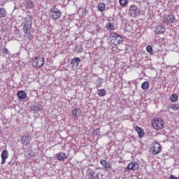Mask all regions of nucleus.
I'll use <instances>...</instances> for the list:
<instances>
[{
	"instance_id": "nucleus-28",
	"label": "nucleus",
	"mask_w": 179,
	"mask_h": 179,
	"mask_svg": "<svg viewBox=\"0 0 179 179\" xmlns=\"http://www.w3.org/2000/svg\"><path fill=\"white\" fill-rule=\"evenodd\" d=\"M146 50H147V52H148L149 54H150L151 55H153V54H155V53L153 52V48H152V45H148V46L146 47Z\"/></svg>"
},
{
	"instance_id": "nucleus-35",
	"label": "nucleus",
	"mask_w": 179,
	"mask_h": 179,
	"mask_svg": "<svg viewBox=\"0 0 179 179\" xmlns=\"http://www.w3.org/2000/svg\"><path fill=\"white\" fill-rule=\"evenodd\" d=\"M169 179H178V178L171 175L170 177H169Z\"/></svg>"
},
{
	"instance_id": "nucleus-5",
	"label": "nucleus",
	"mask_w": 179,
	"mask_h": 179,
	"mask_svg": "<svg viewBox=\"0 0 179 179\" xmlns=\"http://www.w3.org/2000/svg\"><path fill=\"white\" fill-rule=\"evenodd\" d=\"M129 13L131 17H136L141 15V10L137 6L132 5L130 6Z\"/></svg>"
},
{
	"instance_id": "nucleus-33",
	"label": "nucleus",
	"mask_w": 179,
	"mask_h": 179,
	"mask_svg": "<svg viewBox=\"0 0 179 179\" xmlns=\"http://www.w3.org/2000/svg\"><path fill=\"white\" fill-rule=\"evenodd\" d=\"M101 80H101L100 78H97L96 82V83H98V85H101Z\"/></svg>"
},
{
	"instance_id": "nucleus-9",
	"label": "nucleus",
	"mask_w": 179,
	"mask_h": 179,
	"mask_svg": "<svg viewBox=\"0 0 179 179\" xmlns=\"http://www.w3.org/2000/svg\"><path fill=\"white\" fill-rule=\"evenodd\" d=\"M176 22V17L173 15H164L163 22L165 24H170V23H174Z\"/></svg>"
},
{
	"instance_id": "nucleus-21",
	"label": "nucleus",
	"mask_w": 179,
	"mask_h": 179,
	"mask_svg": "<svg viewBox=\"0 0 179 179\" xmlns=\"http://www.w3.org/2000/svg\"><path fill=\"white\" fill-rule=\"evenodd\" d=\"M106 10V4L104 3H99L98 5V10L99 12H104Z\"/></svg>"
},
{
	"instance_id": "nucleus-8",
	"label": "nucleus",
	"mask_w": 179,
	"mask_h": 179,
	"mask_svg": "<svg viewBox=\"0 0 179 179\" xmlns=\"http://www.w3.org/2000/svg\"><path fill=\"white\" fill-rule=\"evenodd\" d=\"M152 155H159L162 152V145L160 143L155 142L154 145L151 148Z\"/></svg>"
},
{
	"instance_id": "nucleus-18",
	"label": "nucleus",
	"mask_w": 179,
	"mask_h": 179,
	"mask_svg": "<svg viewBox=\"0 0 179 179\" xmlns=\"http://www.w3.org/2000/svg\"><path fill=\"white\" fill-rule=\"evenodd\" d=\"M89 179H99V173H95L94 171L90 172L88 174Z\"/></svg>"
},
{
	"instance_id": "nucleus-14",
	"label": "nucleus",
	"mask_w": 179,
	"mask_h": 179,
	"mask_svg": "<svg viewBox=\"0 0 179 179\" xmlns=\"http://www.w3.org/2000/svg\"><path fill=\"white\" fill-rule=\"evenodd\" d=\"M134 129L137 132L138 138H143V136H145V131L142 130V128L138 126H136L134 127Z\"/></svg>"
},
{
	"instance_id": "nucleus-16",
	"label": "nucleus",
	"mask_w": 179,
	"mask_h": 179,
	"mask_svg": "<svg viewBox=\"0 0 179 179\" xmlns=\"http://www.w3.org/2000/svg\"><path fill=\"white\" fill-rule=\"evenodd\" d=\"M101 164L106 169V170H108V169H111V165L110 164V162H107L106 160L101 159L100 161Z\"/></svg>"
},
{
	"instance_id": "nucleus-3",
	"label": "nucleus",
	"mask_w": 179,
	"mask_h": 179,
	"mask_svg": "<svg viewBox=\"0 0 179 179\" xmlns=\"http://www.w3.org/2000/svg\"><path fill=\"white\" fill-rule=\"evenodd\" d=\"M61 11L56 7L51 8L49 10V16L53 20H57V19H59V17H61Z\"/></svg>"
},
{
	"instance_id": "nucleus-22",
	"label": "nucleus",
	"mask_w": 179,
	"mask_h": 179,
	"mask_svg": "<svg viewBox=\"0 0 179 179\" xmlns=\"http://www.w3.org/2000/svg\"><path fill=\"white\" fill-rule=\"evenodd\" d=\"M170 100L172 103H176L178 100V95L173 94L170 96Z\"/></svg>"
},
{
	"instance_id": "nucleus-37",
	"label": "nucleus",
	"mask_w": 179,
	"mask_h": 179,
	"mask_svg": "<svg viewBox=\"0 0 179 179\" xmlns=\"http://www.w3.org/2000/svg\"><path fill=\"white\" fill-rule=\"evenodd\" d=\"M1 132H2V131L0 129V134H1Z\"/></svg>"
},
{
	"instance_id": "nucleus-34",
	"label": "nucleus",
	"mask_w": 179,
	"mask_h": 179,
	"mask_svg": "<svg viewBox=\"0 0 179 179\" xmlns=\"http://www.w3.org/2000/svg\"><path fill=\"white\" fill-rule=\"evenodd\" d=\"M3 52H4L5 54H8V53L9 52V51L8 50V48H4L3 49Z\"/></svg>"
},
{
	"instance_id": "nucleus-17",
	"label": "nucleus",
	"mask_w": 179,
	"mask_h": 179,
	"mask_svg": "<svg viewBox=\"0 0 179 179\" xmlns=\"http://www.w3.org/2000/svg\"><path fill=\"white\" fill-rule=\"evenodd\" d=\"M31 110L33 111H41L43 110V106L41 104L32 105Z\"/></svg>"
},
{
	"instance_id": "nucleus-4",
	"label": "nucleus",
	"mask_w": 179,
	"mask_h": 179,
	"mask_svg": "<svg viewBox=\"0 0 179 179\" xmlns=\"http://www.w3.org/2000/svg\"><path fill=\"white\" fill-rule=\"evenodd\" d=\"M152 127L154 129H163L164 127V122L162 118H155L152 121Z\"/></svg>"
},
{
	"instance_id": "nucleus-23",
	"label": "nucleus",
	"mask_w": 179,
	"mask_h": 179,
	"mask_svg": "<svg viewBox=\"0 0 179 179\" xmlns=\"http://www.w3.org/2000/svg\"><path fill=\"white\" fill-rule=\"evenodd\" d=\"M75 51L76 52H78V54L83 52V47H82V45H76Z\"/></svg>"
},
{
	"instance_id": "nucleus-25",
	"label": "nucleus",
	"mask_w": 179,
	"mask_h": 179,
	"mask_svg": "<svg viewBox=\"0 0 179 179\" xmlns=\"http://www.w3.org/2000/svg\"><path fill=\"white\" fill-rule=\"evenodd\" d=\"M141 89H143V90H148V89H149V82H143L141 84Z\"/></svg>"
},
{
	"instance_id": "nucleus-6",
	"label": "nucleus",
	"mask_w": 179,
	"mask_h": 179,
	"mask_svg": "<svg viewBox=\"0 0 179 179\" xmlns=\"http://www.w3.org/2000/svg\"><path fill=\"white\" fill-rule=\"evenodd\" d=\"M44 65V58L41 57H36L32 62V66L34 68H41Z\"/></svg>"
},
{
	"instance_id": "nucleus-38",
	"label": "nucleus",
	"mask_w": 179,
	"mask_h": 179,
	"mask_svg": "<svg viewBox=\"0 0 179 179\" xmlns=\"http://www.w3.org/2000/svg\"><path fill=\"white\" fill-rule=\"evenodd\" d=\"M143 2H145V0H143Z\"/></svg>"
},
{
	"instance_id": "nucleus-10",
	"label": "nucleus",
	"mask_w": 179,
	"mask_h": 179,
	"mask_svg": "<svg viewBox=\"0 0 179 179\" xmlns=\"http://www.w3.org/2000/svg\"><path fill=\"white\" fill-rule=\"evenodd\" d=\"M30 141H31V136L30 134H27L22 136L20 142L23 146H27L30 145Z\"/></svg>"
},
{
	"instance_id": "nucleus-12",
	"label": "nucleus",
	"mask_w": 179,
	"mask_h": 179,
	"mask_svg": "<svg viewBox=\"0 0 179 179\" xmlns=\"http://www.w3.org/2000/svg\"><path fill=\"white\" fill-rule=\"evenodd\" d=\"M126 169L132 171L138 170L139 169V164L136 162H131L127 165Z\"/></svg>"
},
{
	"instance_id": "nucleus-13",
	"label": "nucleus",
	"mask_w": 179,
	"mask_h": 179,
	"mask_svg": "<svg viewBox=\"0 0 179 179\" xmlns=\"http://www.w3.org/2000/svg\"><path fill=\"white\" fill-rule=\"evenodd\" d=\"M1 164L6 163V159L9 157V152L6 150H3L1 155Z\"/></svg>"
},
{
	"instance_id": "nucleus-27",
	"label": "nucleus",
	"mask_w": 179,
	"mask_h": 179,
	"mask_svg": "<svg viewBox=\"0 0 179 179\" xmlns=\"http://www.w3.org/2000/svg\"><path fill=\"white\" fill-rule=\"evenodd\" d=\"M106 29L107 30H114V24L111 22H108L106 24Z\"/></svg>"
},
{
	"instance_id": "nucleus-19",
	"label": "nucleus",
	"mask_w": 179,
	"mask_h": 179,
	"mask_svg": "<svg viewBox=\"0 0 179 179\" xmlns=\"http://www.w3.org/2000/svg\"><path fill=\"white\" fill-rule=\"evenodd\" d=\"M17 96L20 99H26V97H27V94H26V92L24 91H19V92H17Z\"/></svg>"
},
{
	"instance_id": "nucleus-11",
	"label": "nucleus",
	"mask_w": 179,
	"mask_h": 179,
	"mask_svg": "<svg viewBox=\"0 0 179 179\" xmlns=\"http://www.w3.org/2000/svg\"><path fill=\"white\" fill-rule=\"evenodd\" d=\"M80 58L79 57H74L71 61V68L73 69H78V66H79V64H80Z\"/></svg>"
},
{
	"instance_id": "nucleus-20",
	"label": "nucleus",
	"mask_w": 179,
	"mask_h": 179,
	"mask_svg": "<svg viewBox=\"0 0 179 179\" xmlns=\"http://www.w3.org/2000/svg\"><path fill=\"white\" fill-rule=\"evenodd\" d=\"M82 111L80 110V108H76L73 110L72 114L73 115V117H79L81 114Z\"/></svg>"
},
{
	"instance_id": "nucleus-7",
	"label": "nucleus",
	"mask_w": 179,
	"mask_h": 179,
	"mask_svg": "<svg viewBox=\"0 0 179 179\" xmlns=\"http://www.w3.org/2000/svg\"><path fill=\"white\" fill-rule=\"evenodd\" d=\"M155 34H164L166 33V26L162 24H158L154 27Z\"/></svg>"
},
{
	"instance_id": "nucleus-32",
	"label": "nucleus",
	"mask_w": 179,
	"mask_h": 179,
	"mask_svg": "<svg viewBox=\"0 0 179 179\" xmlns=\"http://www.w3.org/2000/svg\"><path fill=\"white\" fill-rule=\"evenodd\" d=\"M94 133L96 134V135H99V136H100V129H96Z\"/></svg>"
},
{
	"instance_id": "nucleus-31",
	"label": "nucleus",
	"mask_w": 179,
	"mask_h": 179,
	"mask_svg": "<svg viewBox=\"0 0 179 179\" xmlns=\"http://www.w3.org/2000/svg\"><path fill=\"white\" fill-rule=\"evenodd\" d=\"M119 2L121 6H125L127 5V2H128V0H120Z\"/></svg>"
},
{
	"instance_id": "nucleus-26",
	"label": "nucleus",
	"mask_w": 179,
	"mask_h": 179,
	"mask_svg": "<svg viewBox=\"0 0 179 179\" xmlns=\"http://www.w3.org/2000/svg\"><path fill=\"white\" fill-rule=\"evenodd\" d=\"M6 15H7L6 10H5V8H0V18L5 17Z\"/></svg>"
},
{
	"instance_id": "nucleus-2",
	"label": "nucleus",
	"mask_w": 179,
	"mask_h": 179,
	"mask_svg": "<svg viewBox=\"0 0 179 179\" xmlns=\"http://www.w3.org/2000/svg\"><path fill=\"white\" fill-rule=\"evenodd\" d=\"M31 29V20H26L24 22V26H23V31L24 33L25 37H27L28 38H31V35L30 33V30Z\"/></svg>"
},
{
	"instance_id": "nucleus-29",
	"label": "nucleus",
	"mask_w": 179,
	"mask_h": 179,
	"mask_svg": "<svg viewBox=\"0 0 179 179\" xmlns=\"http://www.w3.org/2000/svg\"><path fill=\"white\" fill-rule=\"evenodd\" d=\"M34 5L33 4V2L30 1L26 3V8L27 9H32L34 8Z\"/></svg>"
},
{
	"instance_id": "nucleus-15",
	"label": "nucleus",
	"mask_w": 179,
	"mask_h": 179,
	"mask_svg": "<svg viewBox=\"0 0 179 179\" xmlns=\"http://www.w3.org/2000/svg\"><path fill=\"white\" fill-rule=\"evenodd\" d=\"M56 157L60 162H65V159H66V154L63 152H59L56 155Z\"/></svg>"
},
{
	"instance_id": "nucleus-1",
	"label": "nucleus",
	"mask_w": 179,
	"mask_h": 179,
	"mask_svg": "<svg viewBox=\"0 0 179 179\" xmlns=\"http://www.w3.org/2000/svg\"><path fill=\"white\" fill-rule=\"evenodd\" d=\"M109 39L113 45H119V44H121L122 41H124V38L120 35H118L114 32L110 33L109 35Z\"/></svg>"
},
{
	"instance_id": "nucleus-30",
	"label": "nucleus",
	"mask_w": 179,
	"mask_h": 179,
	"mask_svg": "<svg viewBox=\"0 0 179 179\" xmlns=\"http://www.w3.org/2000/svg\"><path fill=\"white\" fill-rule=\"evenodd\" d=\"M171 108H172V110H173V111H178L179 106L177 104H172L171 106Z\"/></svg>"
},
{
	"instance_id": "nucleus-36",
	"label": "nucleus",
	"mask_w": 179,
	"mask_h": 179,
	"mask_svg": "<svg viewBox=\"0 0 179 179\" xmlns=\"http://www.w3.org/2000/svg\"><path fill=\"white\" fill-rule=\"evenodd\" d=\"M87 13V10L83 9V15H86Z\"/></svg>"
},
{
	"instance_id": "nucleus-24",
	"label": "nucleus",
	"mask_w": 179,
	"mask_h": 179,
	"mask_svg": "<svg viewBox=\"0 0 179 179\" xmlns=\"http://www.w3.org/2000/svg\"><path fill=\"white\" fill-rule=\"evenodd\" d=\"M106 94H107V91H106V90L102 89L98 90V96H99V97H103V96H106Z\"/></svg>"
}]
</instances>
